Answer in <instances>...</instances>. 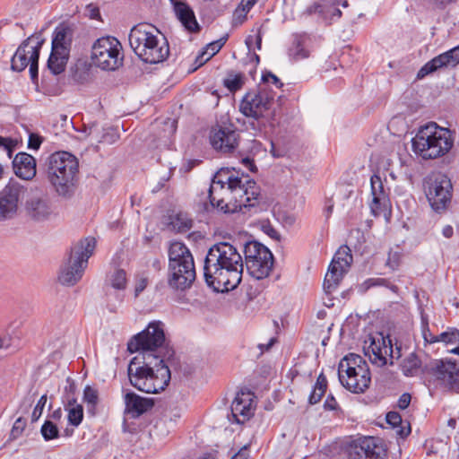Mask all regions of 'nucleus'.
Here are the masks:
<instances>
[{"instance_id":"nucleus-61","label":"nucleus","mask_w":459,"mask_h":459,"mask_svg":"<svg viewBox=\"0 0 459 459\" xmlns=\"http://www.w3.org/2000/svg\"><path fill=\"white\" fill-rule=\"evenodd\" d=\"M62 416V411H61V409H57L55 411H53L51 417L54 419V420H59Z\"/></svg>"},{"instance_id":"nucleus-12","label":"nucleus","mask_w":459,"mask_h":459,"mask_svg":"<svg viewBox=\"0 0 459 459\" xmlns=\"http://www.w3.org/2000/svg\"><path fill=\"white\" fill-rule=\"evenodd\" d=\"M424 193L431 208L440 212L451 203L453 186L450 178L442 172H432L423 181Z\"/></svg>"},{"instance_id":"nucleus-17","label":"nucleus","mask_w":459,"mask_h":459,"mask_svg":"<svg viewBox=\"0 0 459 459\" xmlns=\"http://www.w3.org/2000/svg\"><path fill=\"white\" fill-rule=\"evenodd\" d=\"M25 187L16 181H10L0 191V221L14 219L19 212Z\"/></svg>"},{"instance_id":"nucleus-49","label":"nucleus","mask_w":459,"mask_h":459,"mask_svg":"<svg viewBox=\"0 0 459 459\" xmlns=\"http://www.w3.org/2000/svg\"><path fill=\"white\" fill-rule=\"evenodd\" d=\"M387 424L395 428L402 423V416L397 411H389L385 417Z\"/></svg>"},{"instance_id":"nucleus-1","label":"nucleus","mask_w":459,"mask_h":459,"mask_svg":"<svg viewBox=\"0 0 459 459\" xmlns=\"http://www.w3.org/2000/svg\"><path fill=\"white\" fill-rule=\"evenodd\" d=\"M165 334L162 323H150L145 330L134 335L127 343V351L134 353L143 351V361L139 357H134L128 365L127 375L130 384L137 390L147 394H158L169 385L171 379L170 369L161 365L157 374L153 375L152 363L157 361V348L162 346Z\"/></svg>"},{"instance_id":"nucleus-33","label":"nucleus","mask_w":459,"mask_h":459,"mask_svg":"<svg viewBox=\"0 0 459 459\" xmlns=\"http://www.w3.org/2000/svg\"><path fill=\"white\" fill-rule=\"evenodd\" d=\"M327 389V380L325 376L321 373L316 382L313 391L311 392L308 402L310 404H316L324 396Z\"/></svg>"},{"instance_id":"nucleus-16","label":"nucleus","mask_w":459,"mask_h":459,"mask_svg":"<svg viewBox=\"0 0 459 459\" xmlns=\"http://www.w3.org/2000/svg\"><path fill=\"white\" fill-rule=\"evenodd\" d=\"M352 255L348 246H342L335 252L324 280V290L333 292L339 286L345 273H348Z\"/></svg>"},{"instance_id":"nucleus-60","label":"nucleus","mask_w":459,"mask_h":459,"mask_svg":"<svg viewBox=\"0 0 459 459\" xmlns=\"http://www.w3.org/2000/svg\"><path fill=\"white\" fill-rule=\"evenodd\" d=\"M199 459H217V456L214 453H205Z\"/></svg>"},{"instance_id":"nucleus-5","label":"nucleus","mask_w":459,"mask_h":459,"mask_svg":"<svg viewBox=\"0 0 459 459\" xmlns=\"http://www.w3.org/2000/svg\"><path fill=\"white\" fill-rule=\"evenodd\" d=\"M452 132L435 122L420 126L411 140L412 150L424 160L443 157L453 148Z\"/></svg>"},{"instance_id":"nucleus-62","label":"nucleus","mask_w":459,"mask_h":459,"mask_svg":"<svg viewBox=\"0 0 459 459\" xmlns=\"http://www.w3.org/2000/svg\"><path fill=\"white\" fill-rule=\"evenodd\" d=\"M456 424H457V421H456V420H455V419H454V418L449 419V420H448V421H447V425H448L451 429H455Z\"/></svg>"},{"instance_id":"nucleus-51","label":"nucleus","mask_w":459,"mask_h":459,"mask_svg":"<svg viewBox=\"0 0 459 459\" xmlns=\"http://www.w3.org/2000/svg\"><path fill=\"white\" fill-rule=\"evenodd\" d=\"M41 142L42 141L39 136L31 134L29 136L28 147L30 149L38 150L40 147Z\"/></svg>"},{"instance_id":"nucleus-14","label":"nucleus","mask_w":459,"mask_h":459,"mask_svg":"<svg viewBox=\"0 0 459 459\" xmlns=\"http://www.w3.org/2000/svg\"><path fill=\"white\" fill-rule=\"evenodd\" d=\"M274 94L268 86H260L257 91L247 92L240 102L241 113L258 120L264 117L271 109Z\"/></svg>"},{"instance_id":"nucleus-55","label":"nucleus","mask_w":459,"mask_h":459,"mask_svg":"<svg viewBox=\"0 0 459 459\" xmlns=\"http://www.w3.org/2000/svg\"><path fill=\"white\" fill-rule=\"evenodd\" d=\"M454 234V229L450 225H446L442 230V235L446 238H450Z\"/></svg>"},{"instance_id":"nucleus-36","label":"nucleus","mask_w":459,"mask_h":459,"mask_svg":"<svg viewBox=\"0 0 459 459\" xmlns=\"http://www.w3.org/2000/svg\"><path fill=\"white\" fill-rule=\"evenodd\" d=\"M244 82L245 76L243 74L230 72L224 79L223 84L230 92H235L242 88Z\"/></svg>"},{"instance_id":"nucleus-40","label":"nucleus","mask_w":459,"mask_h":459,"mask_svg":"<svg viewBox=\"0 0 459 459\" xmlns=\"http://www.w3.org/2000/svg\"><path fill=\"white\" fill-rule=\"evenodd\" d=\"M111 286L117 290H124L126 287V273L124 270H117L110 278Z\"/></svg>"},{"instance_id":"nucleus-64","label":"nucleus","mask_w":459,"mask_h":459,"mask_svg":"<svg viewBox=\"0 0 459 459\" xmlns=\"http://www.w3.org/2000/svg\"><path fill=\"white\" fill-rule=\"evenodd\" d=\"M451 353L456 354L459 356V345L450 351Z\"/></svg>"},{"instance_id":"nucleus-41","label":"nucleus","mask_w":459,"mask_h":459,"mask_svg":"<svg viewBox=\"0 0 459 459\" xmlns=\"http://www.w3.org/2000/svg\"><path fill=\"white\" fill-rule=\"evenodd\" d=\"M439 342L446 344L459 343V330L456 328H447L446 331L438 334Z\"/></svg>"},{"instance_id":"nucleus-32","label":"nucleus","mask_w":459,"mask_h":459,"mask_svg":"<svg viewBox=\"0 0 459 459\" xmlns=\"http://www.w3.org/2000/svg\"><path fill=\"white\" fill-rule=\"evenodd\" d=\"M65 409L68 411V421L71 425L77 427L83 419V408L82 404L77 403L74 397H67Z\"/></svg>"},{"instance_id":"nucleus-42","label":"nucleus","mask_w":459,"mask_h":459,"mask_svg":"<svg viewBox=\"0 0 459 459\" xmlns=\"http://www.w3.org/2000/svg\"><path fill=\"white\" fill-rule=\"evenodd\" d=\"M422 336L427 343L439 342L438 334H435L429 327L428 317H421Z\"/></svg>"},{"instance_id":"nucleus-26","label":"nucleus","mask_w":459,"mask_h":459,"mask_svg":"<svg viewBox=\"0 0 459 459\" xmlns=\"http://www.w3.org/2000/svg\"><path fill=\"white\" fill-rule=\"evenodd\" d=\"M126 412L133 417H139L151 410L154 402L151 398H144L134 392H127L125 395Z\"/></svg>"},{"instance_id":"nucleus-9","label":"nucleus","mask_w":459,"mask_h":459,"mask_svg":"<svg viewBox=\"0 0 459 459\" xmlns=\"http://www.w3.org/2000/svg\"><path fill=\"white\" fill-rule=\"evenodd\" d=\"M341 384L354 394L364 393L370 385L371 376L367 361L359 355L349 353L338 366Z\"/></svg>"},{"instance_id":"nucleus-8","label":"nucleus","mask_w":459,"mask_h":459,"mask_svg":"<svg viewBox=\"0 0 459 459\" xmlns=\"http://www.w3.org/2000/svg\"><path fill=\"white\" fill-rule=\"evenodd\" d=\"M78 160L70 152H57L50 155L47 170L48 179L60 195H66L74 184Z\"/></svg>"},{"instance_id":"nucleus-4","label":"nucleus","mask_w":459,"mask_h":459,"mask_svg":"<svg viewBox=\"0 0 459 459\" xmlns=\"http://www.w3.org/2000/svg\"><path fill=\"white\" fill-rule=\"evenodd\" d=\"M129 44L134 54L146 64H159L169 55L166 38L150 23L134 25L129 33Z\"/></svg>"},{"instance_id":"nucleus-13","label":"nucleus","mask_w":459,"mask_h":459,"mask_svg":"<svg viewBox=\"0 0 459 459\" xmlns=\"http://www.w3.org/2000/svg\"><path fill=\"white\" fill-rule=\"evenodd\" d=\"M244 255L247 272L252 277L262 280L269 276L273 256L265 246L257 241H249L245 245Z\"/></svg>"},{"instance_id":"nucleus-29","label":"nucleus","mask_w":459,"mask_h":459,"mask_svg":"<svg viewBox=\"0 0 459 459\" xmlns=\"http://www.w3.org/2000/svg\"><path fill=\"white\" fill-rule=\"evenodd\" d=\"M70 54L68 52L51 49L48 60V67L54 74H62L66 67Z\"/></svg>"},{"instance_id":"nucleus-19","label":"nucleus","mask_w":459,"mask_h":459,"mask_svg":"<svg viewBox=\"0 0 459 459\" xmlns=\"http://www.w3.org/2000/svg\"><path fill=\"white\" fill-rule=\"evenodd\" d=\"M372 202L370 210L374 216H383L386 221L391 216V203L389 192L384 186L379 175L374 174L370 178Z\"/></svg>"},{"instance_id":"nucleus-28","label":"nucleus","mask_w":459,"mask_h":459,"mask_svg":"<svg viewBox=\"0 0 459 459\" xmlns=\"http://www.w3.org/2000/svg\"><path fill=\"white\" fill-rule=\"evenodd\" d=\"M400 368L404 376L415 377L419 373L422 374L424 365L416 352H411L403 359Z\"/></svg>"},{"instance_id":"nucleus-35","label":"nucleus","mask_w":459,"mask_h":459,"mask_svg":"<svg viewBox=\"0 0 459 459\" xmlns=\"http://www.w3.org/2000/svg\"><path fill=\"white\" fill-rule=\"evenodd\" d=\"M83 402L87 403L88 412L91 415H94L96 406L99 403L98 390L90 385H86L83 390Z\"/></svg>"},{"instance_id":"nucleus-31","label":"nucleus","mask_w":459,"mask_h":459,"mask_svg":"<svg viewBox=\"0 0 459 459\" xmlns=\"http://www.w3.org/2000/svg\"><path fill=\"white\" fill-rule=\"evenodd\" d=\"M306 37L296 35L289 48V56L294 61L305 59L309 56V50L306 48Z\"/></svg>"},{"instance_id":"nucleus-22","label":"nucleus","mask_w":459,"mask_h":459,"mask_svg":"<svg viewBox=\"0 0 459 459\" xmlns=\"http://www.w3.org/2000/svg\"><path fill=\"white\" fill-rule=\"evenodd\" d=\"M238 134L229 127L213 128L210 134L212 146L222 152H230L238 146Z\"/></svg>"},{"instance_id":"nucleus-52","label":"nucleus","mask_w":459,"mask_h":459,"mask_svg":"<svg viewBox=\"0 0 459 459\" xmlns=\"http://www.w3.org/2000/svg\"><path fill=\"white\" fill-rule=\"evenodd\" d=\"M324 407L325 410H328V411H333V410L337 409L338 403L333 394H329L326 397L325 403H324Z\"/></svg>"},{"instance_id":"nucleus-10","label":"nucleus","mask_w":459,"mask_h":459,"mask_svg":"<svg viewBox=\"0 0 459 459\" xmlns=\"http://www.w3.org/2000/svg\"><path fill=\"white\" fill-rule=\"evenodd\" d=\"M423 377L429 383L451 393H459V363L451 359H430L422 368Z\"/></svg>"},{"instance_id":"nucleus-50","label":"nucleus","mask_w":459,"mask_h":459,"mask_svg":"<svg viewBox=\"0 0 459 459\" xmlns=\"http://www.w3.org/2000/svg\"><path fill=\"white\" fill-rule=\"evenodd\" d=\"M411 396L409 393L403 394L398 400V407L401 410H405L410 405Z\"/></svg>"},{"instance_id":"nucleus-34","label":"nucleus","mask_w":459,"mask_h":459,"mask_svg":"<svg viewBox=\"0 0 459 459\" xmlns=\"http://www.w3.org/2000/svg\"><path fill=\"white\" fill-rule=\"evenodd\" d=\"M157 355L159 356V359L157 361H153L152 368H153V375L155 376L158 372V368L161 367V365H165L169 369V365L172 364V361L174 360L175 351L172 348H169L168 346L162 348L159 353L157 352Z\"/></svg>"},{"instance_id":"nucleus-6","label":"nucleus","mask_w":459,"mask_h":459,"mask_svg":"<svg viewBox=\"0 0 459 459\" xmlns=\"http://www.w3.org/2000/svg\"><path fill=\"white\" fill-rule=\"evenodd\" d=\"M169 286L181 290L190 288L195 279V269L194 258L188 247L182 242H173L169 247Z\"/></svg>"},{"instance_id":"nucleus-37","label":"nucleus","mask_w":459,"mask_h":459,"mask_svg":"<svg viewBox=\"0 0 459 459\" xmlns=\"http://www.w3.org/2000/svg\"><path fill=\"white\" fill-rule=\"evenodd\" d=\"M226 42L225 38H221L216 41L209 43L205 49L201 53V55L198 56V59H200V63L208 61L211 57H212L215 54H217L221 48L223 47V45Z\"/></svg>"},{"instance_id":"nucleus-44","label":"nucleus","mask_w":459,"mask_h":459,"mask_svg":"<svg viewBox=\"0 0 459 459\" xmlns=\"http://www.w3.org/2000/svg\"><path fill=\"white\" fill-rule=\"evenodd\" d=\"M377 286L388 287V281H387V280H385L384 278H369L362 283L361 288L365 291L372 287H377Z\"/></svg>"},{"instance_id":"nucleus-48","label":"nucleus","mask_w":459,"mask_h":459,"mask_svg":"<svg viewBox=\"0 0 459 459\" xmlns=\"http://www.w3.org/2000/svg\"><path fill=\"white\" fill-rule=\"evenodd\" d=\"M262 80L264 83L273 84L277 88H281L283 85L281 80L271 72H266L263 74Z\"/></svg>"},{"instance_id":"nucleus-54","label":"nucleus","mask_w":459,"mask_h":459,"mask_svg":"<svg viewBox=\"0 0 459 459\" xmlns=\"http://www.w3.org/2000/svg\"><path fill=\"white\" fill-rule=\"evenodd\" d=\"M275 342H277V338L272 337L270 339V341L268 342V343H266V344L260 343L258 345V348L261 351V353H264V351H268L274 345Z\"/></svg>"},{"instance_id":"nucleus-24","label":"nucleus","mask_w":459,"mask_h":459,"mask_svg":"<svg viewBox=\"0 0 459 459\" xmlns=\"http://www.w3.org/2000/svg\"><path fill=\"white\" fill-rule=\"evenodd\" d=\"M253 394L241 391L231 403V413L238 423H243L252 414Z\"/></svg>"},{"instance_id":"nucleus-7","label":"nucleus","mask_w":459,"mask_h":459,"mask_svg":"<svg viewBox=\"0 0 459 459\" xmlns=\"http://www.w3.org/2000/svg\"><path fill=\"white\" fill-rule=\"evenodd\" d=\"M96 240L92 237L81 239L72 248L68 259L60 268L58 281L65 286H74L81 281L93 255Z\"/></svg>"},{"instance_id":"nucleus-20","label":"nucleus","mask_w":459,"mask_h":459,"mask_svg":"<svg viewBox=\"0 0 459 459\" xmlns=\"http://www.w3.org/2000/svg\"><path fill=\"white\" fill-rule=\"evenodd\" d=\"M457 65H459V46L441 53L428 61L418 71L417 79L421 80L437 71L453 69Z\"/></svg>"},{"instance_id":"nucleus-45","label":"nucleus","mask_w":459,"mask_h":459,"mask_svg":"<svg viewBox=\"0 0 459 459\" xmlns=\"http://www.w3.org/2000/svg\"><path fill=\"white\" fill-rule=\"evenodd\" d=\"M25 427L26 420L22 417L18 418L12 428L11 437L14 439L19 437L23 432Z\"/></svg>"},{"instance_id":"nucleus-23","label":"nucleus","mask_w":459,"mask_h":459,"mask_svg":"<svg viewBox=\"0 0 459 459\" xmlns=\"http://www.w3.org/2000/svg\"><path fill=\"white\" fill-rule=\"evenodd\" d=\"M174 13L183 27L189 32H198L199 23L192 7L185 0H170Z\"/></svg>"},{"instance_id":"nucleus-15","label":"nucleus","mask_w":459,"mask_h":459,"mask_svg":"<svg viewBox=\"0 0 459 459\" xmlns=\"http://www.w3.org/2000/svg\"><path fill=\"white\" fill-rule=\"evenodd\" d=\"M42 42L33 37L28 38L17 48L12 58V68L22 72L30 65V74L32 80L38 78L39 56Z\"/></svg>"},{"instance_id":"nucleus-21","label":"nucleus","mask_w":459,"mask_h":459,"mask_svg":"<svg viewBox=\"0 0 459 459\" xmlns=\"http://www.w3.org/2000/svg\"><path fill=\"white\" fill-rule=\"evenodd\" d=\"M24 212L27 218L34 222L49 221L56 216L51 202L44 196H31L27 199Z\"/></svg>"},{"instance_id":"nucleus-27","label":"nucleus","mask_w":459,"mask_h":459,"mask_svg":"<svg viewBox=\"0 0 459 459\" xmlns=\"http://www.w3.org/2000/svg\"><path fill=\"white\" fill-rule=\"evenodd\" d=\"M74 38L73 30L66 25H59L55 29L52 39V49L70 54Z\"/></svg>"},{"instance_id":"nucleus-25","label":"nucleus","mask_w":459,"mask_h":459,"mask_svg":"<svg viewBox=\"0 0 459 459\" xmlns=\"http://www.w3.org/2000/svg\"><path fill=\"white\" fill-rule=\"evenodd\" d=\"M15 175L24 180H30L36 176V160L26 152H19L13 160Z\"/></svg>"},{"instance_id":"nucleus-39","label":"nucleus","mask_w":459,"mask_h":459,"mask_svg":"<svg viewBox=\"0 0 459 459\" xmlns=\"http://www.w3.org/2000/svg\"><path fill=\"white\" fill-rule=\"evenodd\" d=\"M81 132L83 134V138H90L91 141H95L97 143L103 142V136H100V132L98 125L93 123L89 126H83Z\"/></svg>"},{"instance_id":"nucleus-56","label":"nucleus","mask_w":459,"mask_h":459,"mask_svg":"<svg viewBox=\"0 0 459 459\" xmlns=\"http://www.w3.org/2000/svg\"><path fill=\"white\" fill-rule=\"evenodd\" d=\"M258 0H242L244 9L249 11Z\"/></svg>"},{"instance_id":"nucleus-58","label":"nucleus","mask_w":459,"mask_h":459,"mask_svg":"<svg viewBox=\"0 0 459 459\" xmlns=\"http://www.w3.org/2000/svg\"><path fill=\"white\" fill-rule=\"evenodd\" d=\"M76 390V386L74 382L70 383L68 386L65 387V392L69 396V394H74Z\"/></svg>"},{"instance_id":"nucleus-11","label":"nucleus","mask_w":459,"mask_h":459,"mask_svg":"<svg viewBox=\"0 0 459 459\" xmlns=\"http://www.w3.org/2000/svg\"><path fill=\"white\" fill-rule=\"evenodd\" d=\"M91 60L94 66L103 71L118 69L124 60L121 42L112 36L99 38L92 44Z\"/></svg>"},{"instance_id":"nucleus-3","label":"nucleus","mask_w":459,"mask_h":459,"mask_svg":"<svg viewBox=\"0 0 459 459\" xmlns=\"http://www.w3.org/2000/svg\"><path fill=\"white\" fill-rule=\"evenodd\" d=\"M243 268V258L234 245L225 241L216 243L205 257V282L217 292L232 290L241 282Z\"/></svg>"},{"instance_id":"nucleus-30","label":"nucleus","mask_w":459,"mask_h":459,"mask_svg":"<svg viewBox=\"0 0 459 459\" xmlns=\"http://www.w3.org/2000/svg\"><path fill=\"white\" fill-rule=\"evenodd\" d=\"M361 453H364V459H381L382 447L377 445V440L372 437H360Z\"/></svg>"},{"instance_id":"nucleus-18","label":"nucleus","mask_w":459,"mask_h":459,"mask_svg":"<svg viewBox=\"0 0 459 459\" xmlns=\"http://www.w3.org/2000/svg\"><path fill=\"white\" fill-rule=\"evenodd\" d=\"M365 353L369 357L370 361L379 367L387 364V357L390 358V364L393 365V359H398L402 357L401 348L396 347L394 351L392 342L389 337L381 336L378 339L372 338L370 345L365 349Z\"/></svg>"},{"instance_id":"nucleus-46","label":"nucleus","mask_w":459,"mask_h":459,"mask_svg":"<svg viewBox=\"0 0 459 459\" xmlns=\"http://www.w3.org/2000/svg\"><path fill=\"white\" fill-rule=\"evenodd\" d=\"M46 403H47V395L43 394L38 401V403L31 413V421L32 422H35L39 419V417L42 414V411H43Z\"/></svg>"},{"instance_id":"nucleus-43","label":"nucleus","mask_w":459,"mask_h":459,"mask_svg":"<svg viewBox=\"0 0 459 459\" xmlns=\"http://www.w3.org/2000/svg\"><path fill=\"white\" fill-rule=\"evenodd\" d=\"M17 146V140L11 137L0 136V149L4 151L9 159H12L13 152Z\"/></svg>"},{"instance_id":"nucleus-57","label":"nucleus","mask_w":459,"mask_h":459,"mask_svg":"<svg viewBox=\"0 0 459 459\" xmlns=\"http://www.w3.org/2000/svg\"><path fill=\"white\" fill-rule=\"evenodd\" d=\"M325 292H326V291L325 290ZM332 293H333V292H331V293H325V295H326V299H327V300H325H325H324V304H325V307H333V306H334V303H333V299L330 298V295H331Z\"/></svg>"},{"instance_id":"nucleus-47","label":"nucleus","mask_w":459,"mask_h":459,"mask_svg":"<svg viewBox=\"0 0 459 459\" xmlns=\"http://www.w3.org/2000/svg\"><path fill=\"white\" fill-rule=\"evenodd\" d=\"M149 282L148 277L144 274H139L135 279L134 295L137 297L142 291L145 290Z\"/></svg>"},{"instance_id":"nucleus-59","label":"nucleus","mask_w":459,"mask_h":459,"mask_svg":"<svg viewBox=\"0 0 459 459\" xmlns=\"http://www.w3.org/2000/svg\"><path fill=\"white\" fill-rule=\"evenodd\" d=\"M434 3L441 7L446 6V4L455 2V0H433Z\"/></svg>"},{"instance_id":"nucleus-53","label":"nucleus","mask_w":459,"mask_h":459,"mask_svg":"<svg viewBox=\"0 0 459 459\" xmlns=\"http://www.w3.org/2000/svg\"><path fill=\"white\" fill-rule=\"evenodd\" d=\"M231 459H250L247 446H243Z\"/></svg>"},{"instance_id":"nucleus-2","label":"nucleus","mask_w":459,"mask_h":459,"mask_svg":"<svg viewBox=\"0 0 459 459\" xmlns=\"http://www.w3.org/2000/svg\"><path fill=\"white\" fill-rule=\"evenodd\" d=\"M259 195V186L248 176H238V172L228 169L221 170L214 176L209 188L212 206L224 213L254 207Z\"/></svg>"},{"instance_id":"nucleus-63","label":"nucleus","mask_w":459,"mask_h":459,"mask_svg":"<svg viewBox=\"0 0 459 459\" xmlns=\"http://www.w3.org/2000/svg\"><path fill=\"white\" fill-rule=\"evenodd\" d=\"M410 432H411V428L410 427H408V429L406 431H404L403 428H402L400 429V431H399V434L402 437H406V436H408L410 434Z\"/></svg>"},{"instance_id":"nucleus-38","label":"nucleus","mask_w":459,"mask_h":459,"mask_svg":"<svg viewBox=\"0 0 459 459\" xmlns=\"http://www.w3.org/2000/svg\"><path fill=\"white\" fill-rule=\"evenodd\" d=\"M40 432L46 441L52 440L59 437V429L51 420H46L44 422Z\"/></svg>"}]
</instances>
